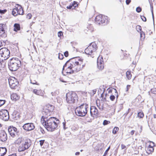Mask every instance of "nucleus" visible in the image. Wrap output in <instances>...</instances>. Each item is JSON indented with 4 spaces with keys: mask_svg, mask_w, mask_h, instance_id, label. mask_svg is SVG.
I'll return each instance as SVG.
<instances>
[{
    "mask_svg": "<svg viewBox=\"0 0 156 156\" xmlns=\"http://www.w3.org/2000/svg\"><path fill=\"white\" fill-rule=\"evenodd\" d=\"M41 122L48 131H53L57 128L60 123L59 120L55 117H51L49 118L42 116Z\"/></svg>",
    "mask_w": 156,
    "mask_h": 156,
    "instance_id": "obj_1",
    "label": "nucleus"
},
{
    "mask_svg": "<svg viewBox=\"0 0 156 156\" xmlns=\"http://www.w3.org/2000/svg\"><path fill=\"white\" fill-rule=\"evenodd\" d=\"M21 66L20 60L16 58H13L8 61V66L9 69L11 71H15L17 70Z\"/></svg>",
    "mask_w": 156,
    "mask_h": 156,
    "instance_id": "obj_2",
    "label": "nucleus"
},
{
    "mask_svg": "<svg viewBox=\"0 0 156 156\" xmlns=\"http://www.w3.org/2000/svg\"><path fill=\"white\" fill-rule=\"evenodd\" d=\"M70 62L68 64L67 68L65 70V72L67 74H71L73 73L74 71L77 72L80 70V68L78 65H76V61H74L73 58H70Z\"/></svg>",
    "mask_w": 156,
    "mask_h": 156,
    "instance_id": "obj_3",
    "label": "nucleus"
},
{
    "mask_svg": "<svg viewBox=\"0 0 156 156\" xmlns=\"http://www.w3.org/2000/svg\"><path fill=\"white\" fill-rule=\"evenodd\" d=\"M89 108V106L87 104L83 103L76 108L75 112L76 115L79 116H84L87 112V109Z\"/></svg>",
    "mask_w": 156,
    "mask_h": 156,
    "instance_id": "obj_4",
    "label": "nucleus"
},
{
    "mask_svg": "<svg viewBox=\"0 0 156 156\" xmlns=\"http://www.w3.org/2000/svg\"><path fill=\"white\" fill-rule=\"evenodd\" d=\"M67 102L69 104L76 103L78 101V96L74 92H70L67 93L66 95Z\"/></svg>",
    "mask_w": 156,
    "mask_h": 156,
    "instance_id": "obj_5",
    "label": "nucleus"
},
{
    "mask_svg": "<svg viewBox=\"0 0 156 156\" xmlns=\"http://www.w3.org/2000/svg\"><path fill=\"white\" fill-rule=\"evenodd\" d=\"M10 55L9 50L6 48H2L0 49V65H2V62L9 58Z\"/></svg>",
    "mask_w": 156,
    "mask_h": 156,
    "instance_id": "obj_6",
    "label": "nucleus"
},
{
    "mask_svg": "<svg viewBox=\"0 0 156 156\" xmlns=\"http://www.w3.org/2000/svg\"><path fill=\"white\" fill-rule=\"evenodd\" d=\"M31 144V140L29 139H26L24 142L19 145L18 149V151H23L28 149L30 147Z\"/></svg>",
    "mask_w": 156,
    "mask_h": 156,
    "instance_id": "obj_7",
    "label": "nucleus"
},
{
    "mask_svg": "<svg viewBox=\"0 0 156 156\" xmlns=\"http://www.w3.org/2000/svg\"><path fill=\"white\" fill-rule=\"evenodd\" d=\"M97 48V46L95 43L94 42H92L85 49V53L87 55H91L93 54V53L96 51Z\"/></svg>",
    "mask_w": 156,
    "mask_h": 156,
    "instance_id": "obj_8",
    "label": "nucleus"
},
{
    "mask_svg": "<svg viewBox=\"0 0 156 156\" xmlns=\"http://www.w3.org/2000/svg\"><path fill=\"white\" fill-rule=\"evenodd\" d=\"M8 130L9 134L12 137H18L20 134L19 130L13 126H9Z\"/></svg>",
    "mask_w": 156,
    "mask_h": 156,
    "instance_id": "obj_9",
    "label": "nucleus"
},
{
    "mask_svg": "<svg viewBox=\"0 0 156 156\" xmlns=\"http://www.w3.org/2000/svg\"><path fill=\"white\" fill-rule=\"evenodd\" d=\"M54 106L50 105H48L44 107L42 111V113L43 115L46 117V118H48L47 115H50L51 112H52L54 109Z\"/></svg>",
    "mask_w": 156,
    "mask_h": 156,
    "instance_id": "obj_10",
    "label": "nucleus"
},
{
    "mask_svg": "<svg viewBox=\"0 0 156 156\" xmlns=\"http://www.w3.org/2000/svg\"><path fill=\"white\" fill-rule=\"evenodd\" d=\"M8 80L9 86L11 88L15 89L18 87V81L14 77L9 78Z\"/></svg>",
    "mask_w": 156,
    "mask_h": 156,
    "instance_id": "obj_11",
    "label": "nucleus"
},
{
    "mask_svg": "<svg viewBox=\"0 0 156 156\" xmlns=\"http://www.w3.org/2000/svg\"><path fill=\"white\" fill-rule=\"evenodd\" d=\"M9 118V115L7 110L2 109L0 111V119L4 121H7Z\"/></svg>",
    "mask_w": 156,
    "mask_h": 156,
    "instance_id": "obj_12",
    "label": "nucleus"
},
{
    "mask_svg": "<svg viewBox=\"0 0 156 156\" xmlns=\"http://www.w3.org/2000/svg\"><path fill=\"white\" fill-rule=\"evenodd\" d=\"M22 127L25 131H29L33 130L35 126L33 123H28L24 124Z\"/></svg>",
    "mask_w": 156,
    "mask_h": 156,
    "instance_id": "obj_13",
    "label": "nucleus"
},
{
    "mask_svg": "<svg viewBox=\"0 0 156 156\" xmlns=\"http://www.w3.org/2000/svg\"><path fill=\"white\" fill-rule=\"evenodd\" d=\"M58 94L59 91L57 90H55L51 93L50 97L54 102L57 101L59 103V101L58 100V99L59 98V97L58 96Z\"/></svg>",
    "mask_w": 156,
    "mask_h": 156,
    "instance_id": "obj_14",
    "label": "nucleus"
},
{
    "mask_svg": "<svg viewBox=\"0 0 156 156\" xmlns=\"http://www.w3.org/2000/svg\"><path fill=\"white\" fill-rule=\"evenodd\" d=\"M74 61H76L77 62H76V65H78L79 67L80 68V70H81L85 66V64H82L83 59H81L80 57H76L73 58Z\"/></svg>",
    "mask_w": 156,
    "mask_h": 156,
    "instance_id": "obj_15",
    "label": "nucleus"
},
{
    "mask_svg": "<svg viewBox=\"0 0 156 156\" xmlns=\"http://www.w3.org/2000/svg\"><path fill=\"white\" fill-rule=\"evenodd\" d=\"M6 27L5 24L1 23L0 24V36L3 37H5L6 36V34L5 33V30Z\"/></svg>",
    "mask_w": 156,
    "mask_h": 156,
    "instance_id": "obj_16",
    "label": "nucleus"
},
{
    "mask_svg": "<svg viewBox=\"0 0 156 156\" xmlns=\"http://www.w3.org/2000/svg\"><path fill=\"white\" fill-rule=\"evenodd\" d=\"M97 66L99 70H102L104 68V61L102 57L100 58L99 57L97 59Z\"/></svg>",
    "mask_w": 156,
    "mask_h": 156,
    "instance_id": "obj_17",
    "label": "nucleus"
},
{
    "mask_svg": "<svg viewBox=\"0 0 156 156\" xmlns=\"http://www.w3.org/2000/svg\"><path fill=\"white\" fill-rule=\"evenodd\" d=\"M90 113L91 116H93V115H97L98 113V109L95 106H91L90 108Z\"/></svg>",
    "mask_w": 156,
    "mask_h": 156,
    "instance_id": "obj_18",
    "label": "nucleus"
},
{
    "mask_svg": "<svg viewBox=\"0 0 156 156\" xmlns=\"http://www.w3.org/2000/svg\"><path fill=\"white\" fill-rule=\"evenodd\" d=\"M7 139V134L4 131H2L0 133V140L2 142L6 141Z\"/></svg>",
    "mask_w": 156,
    "mask_h": 156,
    "instance_id": "obj_19",
    "label": "nucleus"
},
{
    "mask_svg": "<svg viewBox=\"0 0 156 156\" xmlns=\"http://www.w3.org/2000/svg\"><path fill=\"white\" fill-rule=\"evenodd\" d=\"M102 17V15H99L97 16L95 19L96 22L99 25H100L101 23L103 24L105 23L104 19L103 20H100L101 17Z\"/></svg>",
    "mask_w": 156,
    "mask_h": 156,
    "instance_id": "obj_20",
    "label": "nucleus"
},
{
    "mask_svg": "<svg viewBox=\"0 0 156 156\" xmlns=\"http://www.w3.org/2000/svg\"><path fill=\"white\" fill-rule=\"evenodd\" d=\"M25 140H24V139L22 137H20L18 138L15 141V143L16 144L20 145L23 142H24Z\"/></svg>",
    "mask_w": 156,
    "mask_h": 156,
    "instance_id": "obj_21",
    "label": "nucleus"
},
{
    "mask_svg": "<svg viewBox=\"0 0 156 156\" xmlns=\"http://www.w3.org/2000/svg\"><path fill=\"white\" fill-rule=\"evenodd\" d=\"M17 7H16V8L18 9L17 10V12L19 15H23V11L21 5L17 4L16 5Z\"/></svg>",
    "mask_w": 156,
    "mask_h": 156,
    "instance_id": "obj_22",
    "label": "nucleus"
},
{
    "mask_svg": "<svg viewBox=\"0 0 156 156\" xmlns=\"http://www.w3.org/2000/svg\"><path fill=\"white\" fill-rule=\"evenodd\" d=\"M0 156H3L6 153L7 150L5 147H0Z\"/></svg>",
    "mask_w": 156,
    "mask_h": 156,
    "instance_id": "obj_23",
    "label": "nucleus"
},
{
    "mask_svg": "<svg viewBox=\"0 0 156 156\" xmlns=\"http://www.w3.org/2000/svg\"><path fill=\"white\" fill-rule=\"evenodd\" d=\"M20 97L16 93L12 94L11 95V98L12 100L16 101L19 99Z\"/></svg>",
    "mask_w": 156,
    "mask_h": 156,
    "instance_id": "obj_24",
    "label": "nucleus"
},
{
    "mask_svg": "<svg viewBox=\"0 0 156 156\" xmlns=\"http://www.w3.org/2000/svg\"><path fill=\"white\" fill-rule=\"evenodd\" d=\"M12 118L14 120H17L19 118V113L15 112L12 114Z\"/></svg>",
    "mask_w": 156,
    "mask_h": 156,
    "instance_id": "obj_25",
    "label": "nucleus"
},
{
    "mask_svg": "<svg viewBox=\"0 0 156 156\" xmlns=\"http://www.w3.org/2000/svg\"><path fill=\"white\" fill-rule=\"evenodd\" d=\"M14 30L15 31H17L20 29V24L16 23L14 25Z\"/></svg>",
    "mask_w": 156,
    "mask_h": 156,
    "instance_id": "obj_26",
    "label": "nucleus"
},
{
    "mask_svg": "<svg viewBox=\"0 0 156 156\" xmlns=\"http://www.w3.org/2000/svg\"><path fill=\"white\" fill-rule=\"evenodd\" d=\"M103 19H104V20H105V23H104L105 24H107L108 21V17L102 15V17H101L100 20L101 21V20H103Z\"/></svg>",
    "mask_w": 156,
    "mask_h": 156,
    "instance_id": "obj_27",
    "label": "nucleus"
},
{
    "mask_svg": "<svg viewBox=\"0 0 156 156\" xmlns=\"http://www.w3.org/2000/svg\"><path fill=\"white\" fill-rule=\"evenodd\" d=\"M70 62V59H69V60H68L65 63V64H64V66H63L62 71V73L64 75H66V74H64L63 70H65V67H66V66H68V64H69V62Z\"/></svg>",
    "mask_w": 156,
    "mask_h": 156,
    "instance_id": "obj_28",
    "label": "nucleus"
},
{
    "mask_svg": "<svg viewBox=\"0 0 156 156\" xmlns=\"http://www.w3.org/2000/svg\"><path fill=\"white\" fill-rule=\"evenodd\" d=\"M70 5H71V7L73 9H75L77 6V2L76 1H73V2H71L70 4Z\"/></svg>",
    "mask_w": 156,
    "mask_h": 156,
    "instance_id": "obj_29",
    "label": "nucleus"
},
{
    "mask_svg": "<svg viewBox=\"0 0 156 156\" xmlns=\"http://www.w3.org/2000/svg\"><path fill=\"white\" fill-rule=\"evenodd\" d=\"M18 10V8H16V7H15V8L13 9L12 11V14L14 16H17L18 14L17 12V10Z\"/></svg>",
    "mask_w": 156,
    "mask_h": 156,
    "instance_id": "obj_30",
    "label": "nucleus"
},
{
    "mask_svg": "<svg viewBox=\"0 0 156 156\" xmlns=\"http://www.w3.org/2000/svg\"><path fill=\"white\" fill-rule=\"evenodd\" d=\"M126 76L127 78L129 80H130L132 76V75L131 73V72L127 71L126 72Z\"/></svg>",
    "mask_w": 156,
    "mask_h": 156,
    "instance_id": "obj_31",
    "label": "nucleus"
},
{
    "mask_svg": "<svg viewBox=\"0 0 156 156\" xmlns=\"http://www.w3.org/2000/svg\"><path fill=\"white\" fill-rule=\"evenodd\" d=\"M137 116L140 118H142L144 116V114L142 112H140L138 113Z\"/></svg>",
    "mask_w": 156,
    "mask_h": 156,
    "instance_id": "obj_32",
    "label": "nucleus"
},
{
    "mask_svg": "<svg viewBox=\"0 0 156 156\" xmlns=\"http://www.w3.org/2000/svg\"><path fill=\"white\" fill-rule=\"evenodd\" d=\"M119 130V128L118 127H115L112 130V133L115 134H116Z\"/></svg>",
    "mask_w": 156,
    "mask_h": 156,
    "instance_id": "obj_33",
    "label": "nucleus"
},
{
    "mask_svg": "<svg viewBox=\"0 0 156 156\" xmlns=\"http://www.w3.org/2000/svg\"><path fill=\"white\" fill-rule=\"evenodd\" d=\"M5 41H4L2 40H0V47L3 46V45H5Z\"/></svg>",
    "mask_w": 156,
    "mask_h": 156,
    "instance_id": "obj_34",
    "label": "nucleus"
},
{
    "mask_svg": "<svg viewBox=\"0 0 156 156\" xmlns=\"http://www.w3.org/2000/svg\"><path fill=\"white\" fill-rule=\"evenodd\" d=\"M113 90L116 93H117V90L114 88H112L111 89H110L108 90V93H112Z\"/></svg>",
    "mask_w": 156,
    "mask_h": 156,
    "instance_id": "obj_35",
    "label": "nucleus"
},
{
    "mask_svg": "<svg viewBox=\"0 0 156 156\" xmlns=\"http://www.w3.org/2000/svg\"><path fill=\"white\" fill-rule=\"evenodd\" d=\"M140 37L143 39H144L145 37L144 33L142 31L140 32Z\"/></svg>",
    "mask_w": 156,
    "mask_h": 156,
    "instance_id": "obj_36",
    "label": "nucleus"
},
{
    "mask_svg": "<svg viewBox=\"0 0 156 156\" xmlns=\"http://www.w3.org/2000/svg\"><path fill=\"white\" fill-rule=\"evenodd\" d=\"M6 101L5 100H0V107L3 105L5 102Z\"/></svg>",
    "mask_w": 156,
    "mask_h": 156,
    "instance_id": "obj_37",
    "label": "nucleus"
},
{
    "mask_svg": "<svg viewBox=\"0 0 156 156\" xmlns=\"http://www.w3.org/2000/svg\"><path fill=\"white\" fill-rule=\"evenodd\" d=\"M150 147H149L147 149V150L150 151V152H152L154 151V148L152 147H151V146L149 145Z\"/></svg>",
    "mask_w": 156,
    "mask_h": 156,
    "instance_id": "obj_38",
    "label": "nucleus"
},
{
    "mask_svg": "<svg viewBox=\"0 0 156 156\" xmlns=\"http://www.w3.org/2000/svg\"><path fill=\"white\" fill-rule=\"evenodd\" d=\"M136 11L137 12L139 13L142 11V9L140 7H138L136 8Z\"/></svg>",
    "mask_w": 156,
    "mask_h": 156,
    "instance_id": "obj_39",
    "label": "nucleus"
},
{
    "mask_svg": "<svg viewBox=\"0 0 156 156\" xmlns=\"http://www.w3.org/2000/svg\"><path fill=\"white\" fill-rule=\"evenodd\" d=\"M63 54L59 53L58 55V58L59 59L62 60V59L63 58Z\"/></svg>",
    "mask_w": 156,
    "mask_h": 156,
    "instance_id": "obj_40",
    "label": "nucleus"
},
{
    "mask_svg": "<svg viewBox=\"0 0 156 156\" xmlns=\"http://www.w3.org/2000/svg\"><path fill=\"white\" fill-rule=\"evenodd\" d=\"M110 123V122L107 120H104L103 122L104 125H106Z\"/></svg>",
    "mask_w": 156,
    "mask_h": 156,
    "instance_id": "obj_41",
    "label": "nucleus"
},
{
    "mask_svg": "<svg viewBox=\"0 0 156 156\" xmlns=\"http://www.w3.org/2000/svg\"><path fill=\"white\" fill-rule=\"evenodd\" d=\"M30 83L32 84H36L37 85H39V84L36 82V81L35 80H34L33 81L32 80L30 79Z\"/></svg>",
    "mask_w": 156,
    "mask_h": 156,
    "instance_id": "obj_42",
    "label": "nucleus"
},
{
    "mask_svg": "<svg viewBox=\"0 0 156 156\" xmlns=\"http://www.w3.org/2000/svg\"><path fill=\"white\" fill-rule=\"evenodd\" d=\"M109 98L112 101H114L115 99V97L114 95H112L110 96Z\"/></svg>",
    "mask_w": 156,
    "mask_h": 156,
    "instance_id": "obj_43",
    "label": "nucleus"
},
{
    "mask_svg": "<svg viewBox=\"0 0 156 156\" xmlns=\"http://www.w3.org/2000/svg\"><path fill=\"white\" fill-rule=\"evenodd\" d=\"M151 92L154 94H156V88H154L151 89Z\"/></svg>",
    "mask_w": 156,
    "mask_h": 156,
    "instance_id": "obj_44",
    "label": "nucleus"
},
{
    "mask_svg": "<svg viewBox=\"0 0 156 156\" xmlns=\"http://www.w3.org/2000/svg\"><path fill=\"white\" fill-rule=\"evenodd\" d=\"M44 141V140H41L39 141L41 147H42L43 145Z\"/></svg>",
    "mask_w": 156,
    "mask_h": 156,
    "instance_id": "obj_45",
    "label": "nucleus"
},
{
    "mask_svg": "<svg viewBox=\"0 0 156 156\" xmlns=\"http://www.w3.org/2000/svg\"><path fill=\"white\" fill-rule=\"evenodd\" d=\"M151 10L152 14V15L153 22H154V18L153 12V7L152 6H151Z\"/></svg>",
    "mask_w": 156,
    "mask_h": 156,
    "instance_id": "obj_46",
    "label": "nucleus"
},
{
    "mask_svg": "<svg viewBox=\"0 0 156 156\" xmlns=\"http://www.w3.org/2000/svg\"><path fill=\"white\" fill-rule=\"evenodd\" d=\"M33 93H34L35 94L37 95H39V93L38 92V90L37 89H34L33 90Z\"/></svg>",
    "mask_w": 156,
    "mask_h": 156,
    "instance_id": "obj_47",
    "label": "nucleus"
},
{
    "mask_svg": "<svg viewBox=\"0 0 156 156\" xmlns=\"http://www.w3.org/2000/svg\"><path fill=\"white\" fill-rule=\"evenodd\" d=\"M58 36L60 37L63 35V33L61 31H59L58 33Z\"/></svg>",
    "mask_w": 156,
    "mask_h": 156,
    "instance_id": "obj_48",
    "label": "nucleus"
},
{
    "mask_svg": "<svg viewBox=\"0 0 156 156\" xmlns=\"http://www.w3.org/2000/svg\"><path fill=\"white\" fill-rule=\"evenodd\" d=\"M7 11V10L5 9L4 10H0V13L3 14L5 13Z\"/></svg>",
    "mask_w": 156,
    "mask_h": 156,
    "instance_id": "obj_49",
    "label": "nucleus"
},
{
    "mask_svg": "<svg viewBox=\"0 0 156 156\" xmlns=\"http://www.w3.org/2000/svg\"><path fill=\"white\" fill-rule=\"evenodd\" d=\"M141 18L143 21L144 22L146 21V18L144 16H141Z\"/></svg>",
    "mask_w": 156,
    "mask_h": 156,
    "instance_id": "obj_50",
    "label": "nucleus"
},
{
    "mask_svg": "<svg viewBox=\"0 0 156 156\" xmlns=\"http://www.w3.org/2000/svg\"><path fill=\"white\" fill-rule=\"evenodd\" d=\"M110 148V147L109 146L108 147V148L107 149V150L105 151L104 154L105 155H106L107 154L108 152V151H109Z\"/></svg>",
    "mask_w": 156,
    "mask_h": 156,
    "instance_id": "obj_51",
    "label": "nucleus"
},
{
    "mask_svg": "<svg viewBox=\"0 0 156 156\" xmlns=\"http://www.w3.org/2000/svg\"><path fill=\"white\" fill-rule=\"evenodd\" d=\"M64 55L66 57H67L69 55V52L68 51H66L64 53Z\"/></svg>",
    "mask_w": 156,
    "mask_h": 156,
    "instance_id": "obj_52",
    "label": "nucleus"
},
{
    "mask_svg": "<svg viewBox=\"0 0 156 156\" xmlns=\"http://www.w3.org/2000/svg\"><path fill=\"white\" fill-rule=\"evenodd\" d=\"M32 16V15L31 14L29 13L27 14V18L29 19H31Z\"/></svg>",
    "mask_w": 156,
    "mask_h": 156,
    "instance_id": "obj_53",
    "label": "nucleus"
},
{
    "mask_svg": "<svg viewBox=\"0 0 156 156\" xmlns=\"http://www.w3.org/2000/svg\"><path fill=\"white\" fill-rule=\"evenodd\" d=\"M40 129L41 132L42 134H44L45 133L44 129L41 127H40Z\"/></svg>",
    "mask_w": 156,
    "mask_h": 156,
    "instance_id": "obj_54",
    "label": "nucleus"
},
{
    "mask_svg": "<svg viewBox=\"0 0 156 156\" xmlns=\"http://www.w3.org/2000/svg\"><path fill=\"white\" fill-rule=\"evenodd\" d=\"M136 28L137 30H139L141 31H141V27L140 26H139V25L137 26Z\"/></svg>",
    "mask_w": 156,
    "mask_h": 156,
    "instance_id": "obj_55",
    "label": "nucleus"
},
{
    "mask_svg": "<svg viewBox=\"0 0 156 156\" xmlns=\"http://www.w3.org/2000/svg\"><path fill=\"white\" fill-rule=\"evenodd\" d=\"M96 104H97V106L99 108V109H101V110H103V108L102 107L101 108V107H100V104H98L97 102H96Z\"/></svg>",
    "mask_w": 156,
    "mask_h": 156,
    "instance_id": "obj_56",
    "label": "nucleus"
},
{
    "mask_svg": "<svg viewBox=\"0 0 156 156\" xmlns=\"http://www.w3.org/2000/svg\"><path fill=\"white\" fill-rule=\"evenodd\" d=\"M131 2V0H126V3L127 5H129Z\"/></svg>",
    "mask_w": 156,
    "mask_h": 156,
    "instance_id": "obj_57",
    "label": "nucleus"
},
{
    "mask_svg": "<svg viewBox=\"0 0 156 156\" xmlns=\"http://www.w3.org/2000/svg\"><path fill=\"white\" fill-rule=\"evenodd\" d=\"M66 8L67 9H73V8H72V7H71V5H70V4L69 6H67L66 7Z\"/></svg>",
    "mask_w": 156,
    "mask_h": 156,
    "instance_id": "obj_58",
    "label": "nucleus"
},
{
    "mask_svg": "<svg viewBox=\"0 0 156 156\" xmlns=\"http://www.w3.org/2000/svg\"><path fill=\"white\" fill-rule=\"evenodd\" d=\"M130 110V109L129 108L128 111L126 112V113H125L124 115H125V116H127V114L129 113V111Z\"/></svg>",
    "mask_w": 156,
    "mask_h": 156,
    "instance_id": "obj_59",
    "label": "nucleus"
},
{
    "mask_svg": "<svg viewBox=\"0 0 156 156\" xmlns=\"http://www.w3.org/2000/svg\"><path fill=\"white\" fill-rule=\"evenodd\" d=\"M63 128L64 129H66V123L65 122H63Z\"/></svg>",
    "mask_w": 156,
    "mask_h": 156,
    "instance_id": "obj_60",
    "label": "nucleus"
},
{
    "mask_svg": "<svg viewBox=\"0 0 156 156\" xmlns=\"http://www.w3.org/2000/svg\"><path fill=\"white\" fill-rule=\"evenodd\" d=\"M121 147L122 149H124L126 148V146L125 145H123L122 144H121Z\"/></svg>",
    "mask_w": 156,
    "mask_h": 156,
    "instance_id": "obj_61",
    "label": "nucleus"
},
{
    "mask_svg": "<svg viewBox=\"0 0 156 156\" xmlns=\"http://www.w3.org/2000/svg\"><path fill=\"white\" fill-rule=\"evenodd\" d=\"M8 156H17L16 154H13L9 155Z\"/></svg>",
    "mask_w": 156,
    "mask_h": 156,
    "instance_id": "obj_62",
    "label": "nucleus"
},
{
    "mask_svg": "<svg viewBox=\"0 0 156 156\" xmlns=\"http://www.w3.org/2000/svg\"><path fill=\"white\" fill-rule=\"evenodd\" d=\"M135 132V131L134 130H132L131 132V133H130V134H131L132 135H133L134 133V132Z\"/></svg>",
    "mask_w": 156,
    "mask_h": 156,
    "instance_id": "obj_63",
    "label": "nucleus"
},
{
    "mask_svg": "<svg viewBox=\"0 0 156 156\" xmlns=\"http://www.w3.org/2000/svg\"><path fill=\"white\" fill-rule=\"evenodd\" d=\"M80 154V152H77L75 153V155H78Z\"/></svg>",
    "mask_w": 156,
    "mask_h": 156,
    "instance_id": "obj_64",
    "label": "nucleus"
}]
</instances>
